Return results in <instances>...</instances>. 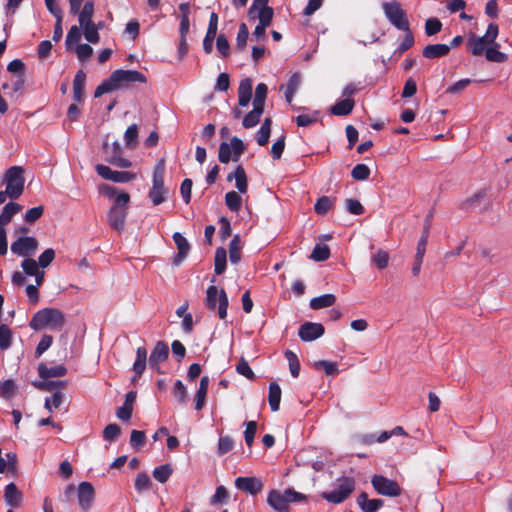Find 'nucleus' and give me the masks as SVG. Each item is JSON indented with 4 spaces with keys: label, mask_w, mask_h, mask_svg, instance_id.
Listing matches in <instances>:
<instances>
[{
    "label": "nucleus",
    "mask_w": 512,
    "mask_h": 512,
    "mask_svg": "<svg viewBox=\"0 0 512 512\" xmlns=\"http://www.w3.org/2000/svg\"><path fill=\"white\" fill-rule=\"evenodd\" d=\"M165 161L160 159L154 167L152 176V187L149 190L148 197L152 203L157 206L166 201L169 190L164 184Z\"/></svg>",
    "instance_id": "3"
},
{
    "label": "nucleus",
    "mask_w": 512,
    "mask_h": 512,
    "mask_svg": "<svg viewBox=\"0 0 512 512\" xmlns=\"http://www.w3.org/2000/svg\"><path fill=\"white\" fill-rule=\"evenodd\" d=\"M271 124L272 121L270 118H266L263 121L260 129L256 134V141L258 145L265 146L268 143L271 134Z\"/></svg>",
    "instance_id": "37"
},
{
    "label": "nucleus",
    "mask_w": 512,
    "mask_h": 512,
    "mask_svg": "<svg viewBox=\"0 0 512 512\" xmlns=\"http://www.w3.org/2000/svg\"><path fill=\"white\" fill-rule=\"evenodd\" d=\"M227 252L223 247H219L215 252L214 270L217 275H221L226 269Z\"/></svg>",
    "instance_id": "38"
},
{
    "label": "nucleus",
    "mask_w": 512,
    "mask_h": 512,
    "mask_svg": "<svg viewBox=\"0 0 512 512\" xmlns=\"http://www.w3.org/2000/svg\"><path fill=\"white\" fill-rule=\"evenodd\" d=\"M268 400L271 410L273 412L278 411L281 400V388L277 383H271L269 385Z\"/></svg>",
    "instance_id": "35"
},
{
    "label": "nucleus",
    "mask_w": 512,
    "mask_h": 512,
    "mask_svg": "<svg viewBox=\"0 0 512 512\" xmlns=\"http://www.w3.org/2000/svg\"><path fill=\"white\" fill-rule=\"evenodd\" d=\"M94 13V3L89 0L86 1L82 10L77 13L79 24L93 23L92 16Z\"/></svg>",
    "instance_id": "40"
},
{
    "label": "nucleus",
    "mask_w": 512,
    "mask_h": 512,
    "mask_svg": "<svg viewBox=\"0 0 512 512\" xmlns=\"http://www.w3.org/2000/svg\"><path fill=\"white\" fill-rule=\"evenodd\" d=\"M351 176L354 180L364 181L370 176V169L365 164H357L351 171Z\"/></svg>",
    "instance_id": "56"
},
{
    "label": "nucleus",
    "mask_w": 512,
    "mask_h": 512,
    "mask_svg": "<svg viewBox=\"0 0 512 512\" xmlns=\"http://www.w3.org/2000/svg\"><path fill=\"white\" fill-rule=\"evenodd\" d=\"M151 486V480L146 473H140L135 479V489L138 492L146 491Z\"/></svg>",
    "instance_id": "64"
},
{
    "label": "nucleus",
    "mask_w": 512,
    "mask_h": 512,
    "mask_svg": "<svg viewBox=\"0 0 512 512\" xmlns=\"http://www.w3.org/2000/svg\"><path fill=\"white\" fill-rule=\"evenodd\" d=\"M245 151L243 141L234 136L230 143L222 142L219 146L218 158L221 163H228L230 160L237 162Z\"/></svg>",
    "instance_id": "9"
},
{
    "label": "nucleus",
    "mask_w": 512,
    "mask_h": 512,
    "mask_svg": "<svg viewBox=\"0 0 512 512\" xmlns=\"http://www.w3.org/2000/svg\"><path fill=\"white\" fill-rule=\"evenodd\" d=\"M209 382L210 381H209L208 376H203L200 380L199 388L195 395V409L196 410H201L205 405Z\"/></svg>",
    "instance_id": "32"
},
{
    "label": "nucleus",
    "mask_w": 512,
    "mask_h": 512,
    "mask_svg": "<svg viewBox=\"0 0 512 512\" xmlns=\"http://www.w3.org/2000/svg\"><path fill=\"white\" fill-rule=\"evenodd\" d=\"M252 96V80L245 78L241 80L238 87V103L241 107H246Z\"/></svg>",
    "instance_id": "26"
},
{
    "label": "nucleus",
    "mask_w": 512,
    "mask_h": 512,
    "mask_svg": "<svg viewBox=\"0 0 512 512\" xmlns=\"http://www.w3.org/2000/svg\"><path fill=\"white\" fill-rule=\"evenodd\" d=\"M12 343V332L10 328L5 325H0V349L1 350H7L10 348Z\"/></svg>",
    "instance_id": "52"
},
{
    "label": "nucleus",
    "mask_w": 512,
    "mask_h": 512,
    "mask_svg": "<svg viewBox=\"0 0 512 512\" xmlns=\"http://www.w3.org/2000/svg\"><path fill=\"white\" fill-rule=\"evenodd\" d=\"M285 356L289 362V369H290L291 375L295 378L298 377L299 373H300V363L297 358V355L294 352L287 350L285 352Z\"/></svg>",
    "instance_id": "57"
},
{
    "label": "nucleus",
    "mask_w": 512,
    "mask_h": 512,
    "mask_svg": "<svg viewBox=\"0 0 512 512\" xmlns=\"http://www.w3.org/2000/svg\"><path fill=\"white\" fill-rule=\"evenodd\" d=\"M24 170L21 166L10 167L3 176L6 193H10V199H18L24 191Z\"/></svg>",
    "instance_id": "4"
},
{
    "label": "nucleus",
    "mask_w": 512,
    "mask_h": 512,
    "mask_svg": "<svg viewBox=\"0 0 512 512\" xmlns=\"http://www.w3.org/2000/svg\"><path fill=\"white\" fill-rule=\"evenodd\" d=\"M451 49L447 44H431L426 46L422 54L427 59H434L446 56Z\"/></svg>",
    "instance_id": "28"
},
{
    "label": "nucleus",
    "mask_w": 512,
    "mask_h": 512,
    "mask_svg": "<svg viewBox=\"0 0 512 512\" xmlns=\"http://www.w3.org/2000/svg\"><path fill=\"white\" fill-rule=\"evenodd\" d=\"M147 365V350L145 347H138L136 350V360L133 364L135 374L133 381L139 378L145 371Z\"/></svg>",
    "instance_id": "27"
},
{
    "label": "nucleus",
    "mask_w": 512,
    "mask_h": 512,
    "mask_svg": "<svg viewBox=\"0 0 512 512\" xmlns=\"http://www.w3.org/2000/svg\"><path fill=\"white\" fill-rule=\"evenodd\" d=\"M235 486L237 489L251 495H257L263 489L262 481L256 477H238L235 479Z\"/></svg>",
    "instance_id": "18"
},
{
    "label": "nucleus",
    "mask_w": 512,
    "mask_h": 512,
    "mask_svg": "<svg viewBox=\"0 0 512 512\" xmlns=\"http://www.w3.org/2000/svg\"><path fill=\"white\" fill-rule=\"evenodd\" d=\"M169 356V348L168 345L163 341H158L154 349L152 350L149 357V366L151 369L155 370L157 373H162L160 368V364L165 362Z\"/></svg>",
    "instance_id": "15"
},
{
    "label": "nucleus",
    "mask_w": 512,
    "mask_h": 512,
    "mask_svg": "<svg viewBox=\"0 0 512 512\" xmlns=\"http://www.w3.org/2000/svg\"><path fill=\"white\" fill-rule=\"evenodd\" d=\"M229 499V493L223 485L216 488L214 495L211 498V504H224Z\"/></svg>",
    "instance_id": "60"
},
{
    "label": "nucleus",
    "mask_w": 512,
    "mask_h": 512,
    "mask_svg": "<svg viewBox=\"0 0 512 512\" xmlns=\"http://www.w3.org/2000/svg\"><path fill=\"white\" fill-rule=\"evenodd\" d=\"M334 204V200L330 197H320L315 203L314 210L317 214L323 215L328 212Z\"/></svg>",
    "instance_id": "53"
},
{
    "label": "nucleus",
    "mask_w": 512,
    "mask_h": 512,
    "mask_svg": "<svg viewBox=\"0 0 512 512\" xmlns=\"http://www.w3.org/2000/svg\"><path fill=\"white\" fill-rule=\"evenodd\" d=\"M383 12L388 21L398 30L408 31L409 20L406 12L397 1L384 2L382 4Z\"/></svg>",
    "instance_id": "8"
},
{
    "label": "nucleus",
    "mask_w": 512,
    "mask_h": 512,
    "mask_svg": "<svg viewBox=\"0 0 512 512\" xmlns=\"http://www.w3.org/2000/svg\"><path fill=\"white\" fill-rule=\"evenodd\" d=\"M22 210V206L16 202L7 203L0 213V227L5 228L12 218Z\"/></svg>",
    "instance_id": "24"
},
{
    "label": "nucleus",
    "mask_w": 512,
    "mask_h": 512,
    "mask_svg": "<svg viewBox=\"0 0 512 512\" xmlns=\"http://www.w3.org/2000/svg\"><path fill=\"white\" fill-rule=\"evenodd\" d=\"M80 27L84 31V37L88 42L98 43L99 42V33L97 32L96 24L93 23H85L80 24Z\"/></svg>",
    "instance_id": "44"
},
{
    "label": "nucleus",
    "mask_w": 512,
    "mask_h": 512,
    "mask_svg": "<svg viewBox=\"0 0 512 512\" xmlns=\"http://www.w3.org/2000/svg\"><path fill=\"white\" fill-rule=\"evenodd\" d=\"M371 483L373 488L380 495L397 497L401 494L399 484L394 480L384 477L383 475H374L371 479Z\"/></svg>",
    "instance_id": "11"
},
{
    "label": "nucleus",
    "mask_w": 512,
    "mask_h": 512,
    "mask_svg": "<svg viewBox=\"0 0 512 512\" xmlns=\"http://www.w3.org/2000/svg\"><path fill=\"white\" fill-rule=\"evenodd\" d=\"M63 402V394L59 391H56L52 398H47L45 400V408L49 411V412H52L54 409H57L60 407V405L62 404Z\"/></svg>",
    "instance_id": "63"
},
{
    "label": "nucleus",
    "mask_w": 512,
    "mask_h": 512,
    "mask_svg": "<svg viewBox=\"0 0 512 512\" xmlns=\"http://www.w3.org/2000/svg\"><path fill=\"white\" fill-rule=\"evenodd\" d=\"M95 498V490L90 482H81L77 488V499L80 508L83 511H88Z\"/></svg>",
    "instance_id": "16"
},
{
    "label": "nucleus",
    "mask_w": 512,
    "mask_h": 512,
    "mask_svg": "<svg viewBox=\"0 0 512 512\" xmlns=\"http://www.w3.org/2000/svg\"><path fill=\"white\" fill-rule=\"evenodd\" d=\"M234 448V440L226 435L220 436L217 445V454L223 456Z\"/></svg>",
    "instance_id": "51"
},
{
    "label": "nucleus",
    "mask_w": 512,
    "mask_h": 512,
    "mask_svg": "<svg viewBox=\"0 0 512 512\" xmlns=\"http://www.w3.org/2000/svg\"><path fill=\"white\" fill-rule=\"evenodd\" d=\"M173 395L180 404H184L187 402V389L181 380H176V382L174 383Z\"/></svg>",
    "instance_id": "58"
},
{
    "label": "nucleus",
    "mask_w": 512,
    "mask_h": 512,
    "mask_svg": "<svg viewBox=\"0 0 512 512\" xmlns=\"http://www.w3.org/2000/svg\"><path fill=\"white\" fill-rule=\"evenodd\" d=\"M25 83L24 75H16L10 82H6L2 85L4 90H10L11 93H17L20 91Z\"/></svg>",
    "instance_id": "55"
},
{
    "label": "nucleus",
    "mask_w": 512,
    "mask_h": 512,
    "mask_svg": "<svg viewBox=\"0 0 512 512\" xmlns=\"http://www.w3.org/2000/svg\"><path fill=\"white\" fill-rule=\"evenodd\" d=\"M173 240L178 249V253L174 259V264L179 265L183 261V259L187 256V254L190 250V245H189L187 239L179 232H175L173 234Z\"/></svg>",
    "instance_id": "23"
},
{
    "label": "nucleus",
    "mask_w": 512,
    "mask_h": 512,
    "mask_svg": "<svg viewBox=\"0 0 512 512\" xmlns=\"http://www.w3.org/2000/svg\"><path fill=\"white\" fill-rule=\"evenodd\" d=\"M357 503L363 512H376L383 505L381 499H369L366 493L358 496Z\"/></svg>",
    "instance_id": "29"
},
{
    "label": "nucleus",
    "mask_w": 512,
    "mask_h": 512,
    "mask_svg": "<svg viewBox=\"0 0 512 512\" xmlns=\"http://www.w3.org/2000/svg\"><path fill=\"white\" fill-rule=\"evenodd\" d=\"M233 179L235 180V186L239 193H246L248 189L247 177L241 165H238L234 172L228 174L227 181H232Z\"/></svg>",
    "instance_id": "25"
},
{
    "label": "nucleus",
    "mask_w": 512,
    "mask_h": 512,
    "mask_svg": "<svg viewBox=\"0 0 512 512\" xmlns=\"http://www.w3.org/2000/svg\"><path fill=\"white\" fill-rule=\"evenodd\" d=\"M268 87L264 83H259L255 89V95L253 99V106H259L264 108L265 100L267 97Z\"/></svg>",
    "instance_id": "47"
},
{
    "label": "nucleus",
    "mask_w": 512,
    "mask_h": 512,
    "mask_svg": "<svg viewBox=\"0 0 512 512\" xmlns=\"http://www.w3.org/2000/svg\"><path fill=\"white\" fill-rule=\"evenodd\" d=\"M64 323V314L59 309L44 308L33 315L29 326L35 331H39L44 328L58 331L61 330Z\"/></svg>",
    "instance_id": "1"
},
{
    "label": "nucleus",
    "mask_w": 512,
    "mask_h": 512,
    "mask_svg": "<svg viewBox=\"0 0 512 512\" xmlns=\"http://www.w3.org/2000/svg\"><path fill=\"white\" fill-rule=\"evenodd\" d=\"M300 83H301V77L298 73H295L290 77V79L286 85V91H285V97H286V100L288 103L292 102V99H293L295 93L297 92V90L300 86Z\"/></svg>",
    "instance_id": "39"
},
{
    "label": "nucleus",
    "mask_w": 512,
    "mask_h": 512,
    "mask_svg": "<svg viewBox=\"0 0 512 512\" xmlns=\"http://www.w3.org/2000/svg\"><path fill=\"white\" fill-rule=\"evenodd\" d=\"M81 27L78 26H72L70 30L67 33L65 44L66 48L68 50H71L74 48V46L78 45L80 39H81Z\"/></svg>",
    "instance_id": "46"
},
{
    "label": "nucleus",
    "mask_w": 512,
    "mask_h": 512,
    "mask_svg": "<svg viewBox=\"0 0 512 512\" xmlns=\"http://www.w3.org/2000/svg\"><path fill=\"white\" fill-rule=\"evenodd\" d=\"M67 373V369L63 365H56L53 367H47L45 364L38 366V374L42 379H49L52 377H61Z\"/></svg>",
    "instance_id": "30"
},
{
    "label": "nucleus",
    "mask_w": 512,
    "mask_h": 512,
    "mask_svg": "<svg viewBox=\"0 0 512 512\" xmlns=\"http://www.w3.org/2000/svg\"><path fill=\"white\" fill-rule=\"evenodd\" d=\"M355 481L350 477H342L336 480L335 489L321 493V497L333 504L345 501L354 491Z\"/></svg>",
    "instance_id": "7"
},
{
    "label": "nucleus",
    "mask_w": 512,
    "mask_h": 512,
    "mask_svg": "<svg viewBox=\"0 0 512 512\" xmlns=\"http://www.w3.org/2000/svg\"><path fill=\"white\" fill-rule=\"evenodd\" d=\"M96 172L105 180L115 183H127L136 178V174L128 171H114L110 167L98 164L95 167Z\"/></svg>",
    "instance_id": "12"
},
{
    "label": "nucleus",
    "mask_w": 512,
    "mask_h": 512,
    "mask_svg": "<svg viewBox=\"0 0 512 512\" xmlns=\"http://www.w3.org/2000/svg\"><path fill=\"white\" fill-rule=\"evenodd\" d=\"M371 261L376 265L378 269H384L388 266L389 254L387 251L379 249L375 254L372 255Z\"/></svg>",
    "instance_id": "54"
},
{
    "label": "nucleus",
    "mask_w": 512,
    "mask_h": 512,
    "mask_svg": "<svg viewBox=\"0 0 512 512\" xmlns=\"http://www.w3.org/2000/svg\"><path fill=\"white\" fill-rule=\"evenodd\" d=\"M264 108L259 106H253V110L250 111L245 117L243 118L242 124L245 128H252L255 127L259 122L261 115L263 114Z\"/></svg>",
    "instance_id": "34"
},
{
    "label": "nucleus",
    "mask_w": 512,
    "mask_h": 512,
    "mask_svg": "<svg viewBox=\"0 0 512 512\" xmlns=\"http://www.w3.org/2000/svg\"><path fill=\"white\" fill-rule=\"evenodd\" d=\"M229 258L233 264H237L241 258L240 237L235 235L229 245Z\"/></svg>",
    "instance_id": "43"
},
{
    "label": "nucleus",
    "mask_w": 512,
    "mask_h": 512,
    "mask_svg": "<svg viewBox=\"0 0 512 512\" xmlns=\"http://www.w3.org/2000/svg\"><path fill=\"white\" fill-rule=\"evenodd\" d=\"M173 469L169 464L161 465L153 470V477L160 483H165L171 476Z\"/></svg>",
    "instance_id": "49"
},
{
    "label": "nucleus",
    "mask_w": 512,
    "mask_h": 512,
    "mask_svg": "<svg viewBox=\"0 0 512 512\" xmlns=\"http://www.w3.org/2000/svg\"><path fill=\"white\" fill-rule=\"evenodd\" d=\"M125 145L128 148H135L138 144V126L137 124L130 125L124 134Z\"/></svg>",
    "instance_id": "42"
},
{
    "label": "nucleus",
    "mask_w": 512,
    "mask_h": 512,
    "mask_svg": "<svg viewBox=\"0 0 512 512\" xmlns=\"http://www.w3.org/2000/svg\"><path fill=\"white\" fill-rule=\"evenodd\" d=\"M319 119V112L303 113L296 117V123L299 127H307L316 123Z\"/></svg>",
    "instance_id": "48"
},
{
    "label": "nucleus",
    "mask_w": 512,
    "mask_h": 512,
    "mask_svg": "<svg viewBox=\"0 0 512 512\" xmlns=\"http://www.w3.org/2000/svg\"><path fill=\"white\" fill-rule=\"evenodd\" d=\"M269 0H253L249 9V15L257 14L259 23L270 26L272 23L274 11L272 7L268 6Z\"/></svg>",
    "instance_id": "14"
},
{
    "label": "nucleus",
    "mask_w": 512,
    "mask_h": 512,
    "mask_svg": "<svg viewBox=\"0 0 512 512\" xmlns=\"http://www.w3.org/2000/svg\"><path fill=\"white\" fill-rule=\"evenodd\" d=\"M267 503L277 512H288L289 498L286 491L272 490L268 493Z\"/></svg>",
    "instance_id": "19"
},
{
    "label": "nucleus",
    "mask_w": 512,
    "mask_h": 512,
    "mask_svg": "<svg viewBox=\"0 0 512 512\" xmlns=\"http://www.w3.org/2000/svg\"><path fill=\"white\" fill-rule=\"evenodd\" d=\"M355 102L352 98L337 101L330 109L333 115L345 116L352 112Z\"/></svg>",
    "instance_id": "31"
},
{
    "label": "nucleus",
    "mask_w": 512,
    "mask_h": 512,
    "mask_svg": "<svg viewBox=\"0 0 512 512\" xmlns=\"http://www.w3.org/2000/svg\"><path fill=\"white\" fill-rule=\"evenodd\" d=\"M225 204L232 212H238L242 205V198L237 192L229 191L225 195Z\"/></svg>",
    "instance_id": "41"
},
{
    "label": "nucleus",
    "mask_w": 512,
    "mask_h": 512,
    "mask_svg": "<svg viewBox=\"0 0 512 512\" xmlns=\"http://www.w3.org/2000/svg\"><path fill=\"white\" fill-rule=\"evenodd\" d=\"M38 248V241L34 237H19L11 244L12 253L22 256H32Z\"/></svg>",
    "instance_id": "13"
},
{
    "label": "nucleus",
    "mask_w": 512,
    "mask_h": 512,
    "mask_svg": "<svg viewBox=\"0 0 512 512\" xmlns=\"http://www.w3.org/2000/svg\"><path fill=\"white\" fill-rule=\"evenodd\" d=\"M113 81L116 82L118 89L128 88L133 83H146V76L137 70L118 69L112 72Z\"/></svg>",
    "instance_id": "10"
},
{
    "label": "nucleus",
    "mask_w": 512,
    "mask_h": 512,
    "mask_svg": "<svg viewBox=\"0 0 512 512\" xmlns=\"http://www.w3.org/2000/svg\"><path fill=\"white\" fill-rule=\"evenodd\" d=\"M41 382H35L34 386L42 391H53L55 389L64 387L65 381H53V380H47Z\"/></svg>",
    "instance_id": "59"
},
{
    "label": "nucleus",
    "mask_w": 512,
    "mask_h": 512,
    "mask_svg": "<svg viewBox=\"0 0 512 512\" xmlns=\"http://www.w3.org/2000/svg\"><path fill=\"white\" fill-rule=\"evenodd\" d=\"M85 82L86 74L83 70H79L73 80V99L76 103H80L85 98Z\"/></svg>",
    "instance_id": "22"
},
{
    "label": "nucleus",
    "mask_w": 512,
    "mask_h": 512,
    "mask_svg": "<svg viewBox=\"0 0 512 512\" xmlns=\"http://www.w3.org/2000/svg\"><path fill=\"white\" fill-rule=\"evenodd\" d=\"M4 499L8 506L18 507L23 500L22 492L17 488L14 483H9L4 489Z\"/></svg>",
    "instance_id": "21"
},
{
    "label": "nucleus",
    "mask_w": 512,
    "mask_h": 512,
    "mask_svg": "<svg viewBox=\"0 0 512 512\" xmlns=\"http://www.w3.org/2000/svg\"><path fill=\"white\" fill-rule=\"evenodd\" d=\"M249 36V30L245 23H242L239 26V30L237 33L236 46L239 50H243L246 46V42Z\"/></svg>",
    "instance_id": "62"
},
{
    "label": "nucleus",
    "mask_w": 512,
    "mask_h": 512,
    "mask_svg": "<svg viewBox=\"0 0 512 512\" xmlns=\"http://www.w3.org/2000/svg\"><path fill=\"white\" fill-rule=\"evenodd\" d=\"M336 302L334 294H324L310 300V307L314 310L330 307Z\"/></svg>",
    "instance_id": "33"
},
{
    "label": "nucleus",
    "mask_w": 512,
    "mask_h": 512,
    "mask_svg": "<svg viewBox=\"0 0 512 512\" xmlns=\"http://www.w3.org/2000/svg\"><path fill=\"white\" fill-rule=\"evenodd\" d=\"M43 213H44V207L42 205L33 207L31 209H28L25 212L24 220L27 223L32 224V223L36 222L38 219H40L41 216L43 215Z\"/></svg>",
    "instance_id": "61"
},
{
    "label": "nucleus",
    "mask_w": 512,
    "mask_h": 512,
    "mask_svg": "<svg viewBox=\"0 0 512 512\" xmlns=\"http://www.w3.org/2000/svg\"><path fill=\"white\" fill-rule=\"evenodd\" d=\"M205 304L209 310L215 311L217 309L220 319L226 318L229 301L223 289H218L214 285L209 286L206 291Z\"/></svg>",
    "instance_id": "6"
},
{
    "label": "nucleus",
    "mask_w": 512,
    "mask_h": 512,
    "mask_svg": "<svg viewBox=\"0 0 512 512\" xmlns=\"http://www.w3.org/2000/svg\"><path fill=\"white\" fill-rule=\"evenodd\" d=\"M500 45L498 43L492 44L485 50V57L488 61L502 63L507 60V55L499 51Z\"/></svg>",
    "instance_id": "36"
},
{
    "label": "nucleus",
    "mask_w": 512,
    "mask_h": 512,
    "mask_svg": "<svg viewBox=\"0 0 512 512\" xmlns=\"http://www.w3.org/2000/svg\"><path fill=\"white\" fill-rule=\"evenodd\" d=\"M498 34V25L496 23H490L487 27L486 33L483 36L477 37L475 35H471L467 42L471 53L475 56L481 55L483 52H485L487 47H490L495 43Z\"/></svg>",
    "instance_id": "5"
},
{
    "label": "nucleus",
    "mask_w": 512,
    "mask_h": 512,
    "mask_svg": "<svg viewBox=\"0 0 512 512\" xmlns=\"http://www.w3.org/2000/svg\"><path fill=\"white\" fill-rule=\"evenodd\" d=\"M218 28V15L214 12L210 14L209 25L203 40V49L207 54H210L213 49V41L217 34Z\"/></svg>",
    "instance_id": "20"
},
{
    "label": "nucleus",
    "mask_w": 512,
    "mask_h": 512,
    "mask_svg": "<svg viewBox=\"0 0 512 512\" xmlns=\"http://www.w3.org/2000/svg\"><path fill=\"white\" fill-rule=\"evenodd\" d=\"M329 256H330L329 247L327 245L317 244L314 247L310 258L316 262H321V261L327 260L329 258Z\"/></svg>",
    "instance_id": "50"
},
{
    "label": "nucleus",
    "mask_w": 512,
    "mask_h": 512,
    "mask_svg": "<svg viewBox=\"0 0 512 512\" xmlns=\"http://www.w3.org/2000/svg\"><path fill=\"white\" fill-rule=\"evenodd\" d=\"M325 332L322 324L314 322H305L298 330V335L302 341L310 342L320 338Z\"/></svg>",
    "instance_id": "17"
},
{
    "label": "nucleus",
    "mask_w": 512,
    "mask_h": 512,
    "mask_svg": "<svg viewBox=\"0 0 512 512\" xmlns=\"http://www.w3.org/2000/svg\"><path fill=\"white\" fill-rule=\"evenodd\" d=\"M129 202L130 195L126 192H121L115 197L114 203L107 213V221L111 228L117 231L124 229Z\"/></svg>",
    "instance_id": "2"
},
{
    "label": "nucleus",
    "mask_w": 512,
    "mask_h": 512,
    "mask_svg": "<svg viewBox=\"0 0 512 512\" xmlns=\"http://www.w3.org/2000/svg\"><path fill=\"white\" fill-rule=\"evenodd\" d=\"M118 90V87L116 85V82L113 81V75L111 74L110 77L102 82L95 90L94 97L98 98L101 97L103 94L112 92Z\"/></svg>",
    "instance_id": "45"
}]
</instances>
